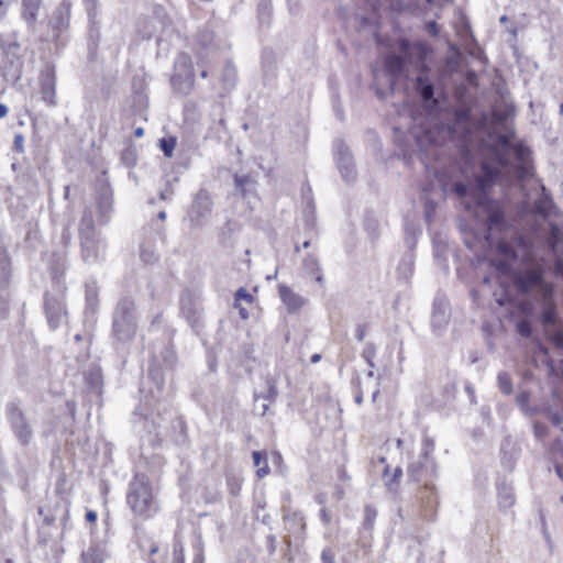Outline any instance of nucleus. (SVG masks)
Segmentation results:
<instances>
[{"label":"nucleus","mask_w":563,"mask_h":563,"mask_svg":"<svg viewBox=\"0 0 563 563\" xmlns=\"http://www.w3.org/2000/svg\"><path fill=\"white\" fill-rule=\"evenodd\" d=\"M405 59L396 54L388 55L385 59V70L389 76L390 88L394 89L396 79L404 73Z\"/></svg>","instance_id":"24"},{"label":"nucleus","mask_w":563,"mask_h":563,"mask_svg":"<svg viewBox=\"0 0 563 563\" xmlns=\"http://www.w3.org/2000/svg\"><path fill=\"white\" fill-rule=\"evenodd\" d=\"M277 543V539L274 534H268L266 537V545H267V551L269 554H274L276 552V545Z\"/></svg>","instance_id":"57"},{"label":"nucleus","mask_w":563,"mask_h":563,"mask_svg":"<svg viewBox=\"0 0 563 563\" xmlns=\"http://www.w3.org/2000/svg\"><path fill=\"white\" fill-rule=\"evenodd\" d=\"M139 311L135 299L124 295L117 301L112 312V339L115 345L130 343L137 331Z\"/></svg>","instance_id":"3"},{"label":"nucleus","mask_w":563,"mask_h":563,"mask_svg":"<svg viewBox=\"0 0 563 563\" xmlns=\"http://www.w3.org/2000/svg\"><path fill=\"white\" fill-rule=\"evenodd\" d=\"M453 190L459 197H465L468 194V186L463 183H456L453 186Z\"/></svg>","instance_id":"56"},{"label":"nucleus","mask_w":563,"mask_h":563,"mask_svg":"<svg viewBox=\"0 0 563 563\" xmlns=\"http://www.w3.org/2000/svg\"><path fill=\"white\" fill-rule=\"evenodd\" d=\"M121 162L125 166H133L136 162V150L133 146L125 147L121 153Z\"/></svg>","instance_id":"45"},{"label":"nucleus","mask_w":563,"mask_h":563,"mask_svg":"<svg viewBox=\"0 0 563 563\" xmlns=\"http://www.w3.org/2000/svg\"><path fill=\"white\" fill-rule=\"evenodd\" d=\"M253 299V296L243 287L239 288L234 295V302H239L240 300L252 302Z\"/></svg>","instance_id":"50"},{"label":"nucleus","mask_w":563,"mask_h":563,"mask_svg":"<svg viewBox=\"0 0 563 563\" xmlns=\"http://www.w3.org/2000/svg\"><path fill=\"white\" fill-rule=\"evenodd\" d=\"M408 474L413 481L423 482V486L417 493L420 516L424 520L433 521L439 506L438 492L433 483L437 477H430L428 473L419 472L416 464L409 465Z\"/></svg>","instance_id":"7"},{"label":"nucleus","mask_w":563,"mask_h":563,"mask_svg":"<svg viewBox=\"0 0 563 563\" xmlns=\"http://www.w3.org/2000/svg\"><path fill=\"white\" fill-rule=\"evenodd\" d=\"M212 199L209 192L200 189L188 210L186 220L189 221L191 229L201 228L209 218L212 210Z\"/></svg>","instance_id":"12"},{"label":"nucleus","mask_w":563,"mask_h":563,"mask_svg":"<svg viewBox=\"0 0 563 563\" xmlns=\"http://www.w3.org/2000/svg\"><path fill=\"white\" fill-rule=\"evenodd\" d=\"M479 205L482 206L483 212L485 213L486 217V224L489 232L487 239L489 240L490 234L494 231L504 232L507 229L508 224L505 218V212L501 209L499 202L483 197L479 200Z\"/></svg>","instance_id":"13"},{"label":"nucleus","mask_w":563,"mask_h":563,"mask_svg":"<svg viewBox=\"0 0 563 563\" xmlns=\"http://www.w3.org/2000/svg\"><path fill=\"white\" fill-rule=\"evenodd\" d=\"M5 418L18 442L22 446H27L33 439L34 431L19 401L7 402Z\"/></svg>","instance_id":"9"},{"label":"nucleus","mask_w":563,"mask_h":563,"mask_svg":"<svg viewBox=\"0 0 563 563\" xmlns=\"http://www.w3.org/2000/svg\"><path fill=\"white\" fill-rule=\"evenodd\" d=\"M140 256L144 264L151 265L158 261V255L152 245L142 243L140 246Z\"/></svg>","instance_id":"40"},{"label":"nucleus","mask_w":563,"mask_h":563,"mask_svg":"<svg viewBox=\"0 0 563 563\" xmlns=\"http://www.w3.org/2000/svg\"><path fill=\"white\" fill-rule=\"evenodd\" d=\"M541 322L544 327H554L558 322V312L555 303L552 300V294L544 295V307L541 313Z\"/></svg>","instance_id":"28"},{"label":"nucleus","mask_w":563,"mask_h":563,"mask_svg":"<svg viewBox=\"0 0 563 563\" xmlns=\"http://www.w3.org/2000/svg\"><path fill=\"white\" fill-rule=\"evenodd\" d=\"M553 207V201L550 194L543 185H540V195L534 202V212L540 216H548Z\"/></svg>","instance_id":"30"},{"label":"nucleus","mask_w":563,"mask_h":563,"mask_svg":"<svg viewBox=\"0 0 563 563\" xmlns=\"http://www.w3.org/2000/svg\"><path fill=\"white\" fill-rule=\"evenodd\" d=\"M377 518V510L372 505H366L364 508V519L362 527L366 531H371L374 527L375 520Z\"/></svg>","instance_id":"41"},{"label":"nucleus","mask_w":563,"mask_h":563,"mask_svg":"<svg viewBox=\"0 0 563 563\" xmlns=\"http://www.w3.org/2000/svg\"><path fill=\"white\" fill-rule=\"evenodd\" d=\"M173 196H174V187L168 181V183H166L165 188L159 191V199L165 200V201H170L173 199Z\"/></svg>","instance_id":"53"},{"label":"nucleus","mask_w":563,"mask_h":563,"mask_svg":"<svg viewBox=\"0 0 563 563\" xmlns=\"http://www.w3.org/2000/svg\"><path fill=\"white\" fill-rule=\"evenodd\" d=\"M86 384L93 390H99L101 386V373L99 369H89L85 374Z\"/></svg>","instance_id":"42"},{"label":"nucleus","mask_w":563,"mask_h":563,"mask_svg":"<svg viewBox=\"0 0 563 563\" xmlns=\"http://www.w3.org/2000/svg\"><path fill=\"white\" fill-rule=\"evenodd\" d=\"M322 563H335V551L331 547H327L321 552Z\"/></svg>","instance_id":"49"},{"label":"nucleus","mask_w":563,"mask_h":563,"mask_svg":"<svg viewBox=\"0 0 563 563\" xmlns=\"http://www.w3.org/2000/svg\"><path fill=\"white\" fill-rule=\"evenodd\" d=\"M3 58L0 63V75L7 82L15 84L22 75L23 60L20 54V43L15 35L0 36Z\"/></svg>","instance_id":"8"},{"label":"nucleus","mask_w":563,"mask_h":563,"mask_svg":"<svg viewBox=\"0 0 563 563\" xmlns=\"http://www.w3.org/2000/svg\"><path fill=\"white\" fill-rule=\"evenodd\" d=\"M303 268L316 279L317 283H323V275L319 265V261L316 256L308 255L303 260Z\"/></svg>","instance_id":"33"},{"label":"nucleus","mask_w":563,"mask_h":563,"mask_svg":"<svg viewBox=\"0 0 563 563\" xmlns=\"http://www.w3.org/2000/svg\"><path fill=\"white\" fill-rule=\"evenodd\" d=\"M70 9L71 3L68 0H63L52 12L48 20V27L55 40H58L62 34L68 30L70 24Z\"/></svg>","instance_id":"17"},{"label":"nucleus","mask_w":563,"mask_h":563,"mask_svg":"<svg viewBox=\"0 0 563 563\" xmlns=\"http://www.w3.org/2000/svg\"><path fill=\"white\" fill-rule=\"evenodd\" d=\"M145 434L142 437L143 445L147 444L153 449L162 448L164 442L170 441L175 445H184L188 441L187 426L181 417H175L169 427L168 433L164 432L159 422L152 419L145 420Z\"/></svg>","instance_id":"5"},{"label":"nucleus","mask_w":563,"mask_h":563,"mask_svg":"<svg viewBox=\"0 0 563 563\" xmlns=\"http://www.w3.org/2000/svg\"><path fill=\"white\" fill-rule=\"evenodd\" d=\"M258 14L260 19L263 20L264 15L267 16L271 14V1L269 0H261L258 4Z\"/></svg>","instance_id":"55"},{"label":"nucleus","mask_w":563,"mask_h":563,"mask_svg":"<svg viewBox=\"0 0 563 563\" xmlns=\"http://www.w3.org/2000/svg\"><path fill=\"white\" fill-rule=\"evenodd\" d=\"M402 476V470L400 467H396L394 470L393 476L389 479L385 481V485L389 490H395L400 477Z\"/></svg>","instance_id":"47"},{"label":"nucleus","mask_w":563,"mask_h":563,"mask_svg":"<svg viewBox=\"0 0 563 563\" xmlns=\"http://www.w3.org/2000/svg\"><path fill=\"white\" fill-rule=\"evenodd\" d=\"M320 518H321V520L323 521V523H324V525H329V523H330V521H331V516H330V514L327 511V509H325V508H322V509L320 510Z\"/></svg>","instance_id":"62"},{"label":"nucleus","mask_w":563,"mask_h":563,"mask_svg":"<svg viewBox=\"0 0 563 563\" xmlns=\"http://www.w3.org/2000/svg\"><path fill=\"white\" fill-rule=\"evenodd\" d=\"M236 71L230 62H227L221 71V82L224 90H230L235 84Z\"/></svg>","instance_id":"36"},{"label":"nucleus","mask_w":563,"mask_h":563,"mask_svg":"<svg viewBox=\"0 0 563 563\" xmlns=\"http://www.w3.org/2000/svg\"><path fill=\"white\" fill-rule=\"evenodd\" d=\"M550 340L559 349H563V329H556L550 334Z\"/></svg>","instance_id":"51"},{"label":"nucleus","mask_w":563,"mask_h":563,"mask_svg":"<svg viewBox=\"0 0 563 563\" xmlns=\"http://www.w3.org/2000/svg\"><path fill=\"white\" fill-rule=\"evenodd\" d=\"M43 0H22L21 19L25 22L29 32L34 33Z\"/></svg>","instance_id":"20"},{"label":"nucleus","mask_w":563,"mask_h":563,"mask_svg":"<svg viewBox=\"0 0 563 563\" xmlns=\"http://www.w3.org/2000/svg\"><path fill=\"white\" fill-rule=\"evenodd\" d=\"M97 190V223L99 225L108 224L110 216L113 211V191L107 177V172L103 170L96 181Z\"/></svg>","instance_id":"11"},{"label":"nucleus","mask_w":563,"mask_h":563,"mask_svg":"<svg viewBox=\"0 0 563 563\" xmlns=\"http://www.w3.org/2000/svg\"><path fill=\"white\" fill-rule=\"evenodd\" d=\"M498 503L503 508H509L515 503V495L512 487L506 483H500L497 486Z\"/></svg>","instance_id":"32"},{"label":"nucleus","mask_w":563,"mask_h":563,"mask_svg":"<svg viewBox=\"0 0 563 563\" xmlns=\"http://www.w3.org/2000/svg\"><path fill=\"white\" fill-rule=\"evenodd\" d=\"M551 242L552 246L555 247L561 242V231L558 227H552L551 229Z\"/></svg>","instance_id":"58"},{"label":"nucleus","mask_w":563,"mask_h":563,"mask_svg":"<svg viewBox=\"0 0 563 563\" xmlns=\"http://www.w3.org/2000/svg\"><path fill=\"white\" fill-rule=\"evenodd\" d=\"M278 291L279 297L289 313L298 312L306 303V299L303 297L296 294L286 285H280Z\"/></svg>","instance_id":"22"},{"label":"nucleus","mask_w":563,"mask_h":563,"mask_svg":"<svg viewBox=\"0 0 563 563\" xmlns=\"http://www.w3.org/2000/svg\"><path fill=\"white\" fill-rule=\"evenodd\" d=\"M549 419L551 423L555 427H559L563 423V416H561L559 412H552Z\"/></svg>","instance_id":"60"},{"label":"nucleus","mask_w":563,"mask_h":563,"mask_svg":"<svg viewBox=\"0 0 563 563\" xmlns=\"http://www.w3.org/2000/svg\"><path fill=\"white\" fill-rule=\"evenodd\" d=\"M364 228L367 232L368 238L372 241H376L379 236V223L375 216L367 212L364 218Z\"/></svg>","instance_id":"37"},{"label":"nucleus","mask_w":563,"mask_h":563,"mask_svg":"<svg viewBox=\"0 0 563 563\" xmlns=\"http://www.w3.org/2000/svg\"><path fill=\"white\" fill-rule=\"evenodd\" d=\"M555 273L563 277V260H558L554 264Z\"/></svg>","instance_id":"64"},{"label":"nucleus","mask_w":563,"mask_h":563,"mask_svg":"<svg viewBox=\"0 0 563 563\" xmlns=\"http://www.w3.org/2000/svg\"><path fill=\"white\" fill-rule=\"evenodd\" d=\"M434 448V440L424 435L422 439V449L419 455V461L415 463L419 472L428 473L430 477H438V466L432 457Z\"/></svg>","instance_id":"18"},{"label":"nucleus","mask_w":563,"mask_h":563,"mask_svg":"<svg viewBox=\"0 0 563 563\" xmlns=\"http://www.w3.org/2000/svg\"><path fill=\"white\" fill-rule=\"evenodd\" d=\"M286 530L296 537H301L306 530L305 517L300 511L288 512L284 516Z\"/></svg>","instance_id":"27"},{"label":"nucleus","mask_w":563,"mask_h":563,"mask_svg":"<svg viewBox=\"0 0 563 563\" xmlns=\"http://www.w3.org/2000/svg\"><path fill=\"white\" fill-rule=\"evenodd\" d=\"M234 183H235L236 189L240 190L242 196H245L249 191L253 190L255 188V184H256L255 180L249 175H243V176L235 175Z\"/></svg>","instance_id":"39"},{"label":"nucleus","mask_w":563,"mask_h":563,"mask_svg":"<svg viewBox=\"0 0 563 563\" xmlns=\"http://www.w3.org/2000/svg\"><path fill=\"white\" fill-rule=\"evenodd\" d=\"M175 146H176V139L173 136L163 137L159 140V148L166 157L173 156Z\"/></svg>","instance_id":"43"},{"label":"nucleus","mask_w":563,"mask_h":563,"mask_svg":"<svg viewBox=\"0 0 563 563\" xmlns=\"http://www.w3.org/2000/svg\"><path fill=\"white\" fill-rule=\"evenodd\" d=\"M497 378H498V386H499L500 390L506 395L511 394L512 384H511L510 376L507 373L501 372L498 374Z\"/></svg>","instance_id":"46"},{"label":"nucleus","mask_w":563,"mask_h":563,"mask_svg":"<svg viewBox=\"0 0 563 563\" xmlns=\"http://www.w3.org/2000/svg\"><path fill=\"white\" fill-rule=\"evenodd\" d=\"M173 563H185L184 548L181 544L174 545Z\"/></svg>","instance_id":"52"},{"label":"nucleus","mask_w":563,"mask_h":563,"mask_svg":"<svg viewBox=\"0 0 563 563\" xmlns=\"http://www.w3.org/2000/svg\"><path fill=\"white\" fill-rule=\"evenodd\" d=\"M176 363L177 356L172 345H164L158 354H153L148 366V377L155 384L157 394L164 389L165 371H173Z\"/></svg>","instance_id":"10"},{"label":"nucleus","mask_w":563,"mask_h":563,"mask_svg":"<svg viewBox=\"0 0 563 563\" xmlns=\"http://www.w3.org/2000/svg\"><path fill=\"white\" fill-rule=\"evenodd\" d=\"M416 90L426 107L435 109L439 106V101L434 98V85L427 76L417 77Z\"/></svg>","instance_id":"21"},{"label":"nucleus","mask_w":563,"mask_h":563,"mask_svg":"<svg viewBox=\"0 0 563 563\" xmlns=\"http://www.w3.org/2000/svg\"><path fill=\"white\" fill-rule=\"evenodd\" d=\"M44 311L51 329H57L67 317L66 305L63 296H44Z\"/></svg>","instance_id":"16"},{"label":"nucleus","mask_w":563,"mask_h":563,"mask_svg":"<svg viewBox=\"0 0 563 563\" xmlns=\"http://www.w3.org/2000/svg\"><path fill=\"white\" fill-rule=\"evenodd\" d=\"M413 264H415L413 254L412 253L405 254L401 257V260L397 266L398 277L404 280H408L413 273Z\"/></svg>","instance_id":"31"},{"label":"nucleus","mask_w":563,"mask_h":563,"mask_svg":"<svg viewBox=\"0 0 563 563\" xmlns=\"http://www.w3.org/2000/svg\"><path fill=\"white\" fill-rule=\"evenodd\" d=\"M55 74L53 69H47L41 77V93L42 99L51 107L56 104L55 91Z\"/></svg>","instance_id":"23"},{"label":"nucleus","mask_w":563,"mask_h":563,"mask_svg":"<svg viewBox=\"0 0 563 563\" xmlns=\"http://www.w3.org/2000/svg\"><path fill=\"white\" fill-rule=\"evenodd\" d=\"M11 278V257L5 246H0V286L7 287Z\"/></svg>","instance_id":"29"},{"label":"nucleus","mask_w":563,"mask_h":563,"mask_svg":"<svg viewBox=\"0 0 563 563\" xmlns=\"http://www.w3.org/2000/svg\"><path fill=\"white\" fill-rule=\"evenodd\" d=\"M13 150L18 153H24L25 152V147H24V136L23 134L21 133H16L14 135V140H13Z\"/></svg>","instance_id":"54"},{"label":"nucleus","mask_w":563,"mask_h":563,"mask_svg":"<svg viewBox=\"0 0 563 563\" xmlns=\"http://www.w3.org/2000/svg\"><path fill=\"white\" fill-rule=\"evenodd\" d=\"M376 356V347L373 343H366L364 350L362 352V357L365 360L366 364L369 368H374V358Z\"/></svg>","instance_id":"44"},{"label":"nucleus","mask_w":563,"mask_h":563,"mask_svg":"<svg viewBox=\"0 0 563 563\" xmlns=\"http://www.w3.org/2000/svg\"><path fill=\"white\" fill-rule=\"evenodd\" d=\"M517 331L523 338H529L532 334V327L528 320H521L517 323Z\"/></svg>","instance_id":"48"},{"label":"nucleus","mask_w":563,"mask_h":563,"mask_svg":"<svg viewBox=\"0 0 563 563\" xmlns=\"http://www.w3.org/2000/svg\"><path fill=\"white\" fill-rule=\"evenodd\" d=\"M81 558L82 563H102V549L97 544H92L82 552Z\"/></svg>","instance_id":"38"},{"label":"nucleus","mask_w":563,"mask_h":563,"mask_svg":"<svg viewBox=\"0 0 563 563\" xmlns=\"http://www.w3.org/2000/svg\"><path fill=\"white\" fill-rule=\"evenodd\" d=\"M180 311L188 323L198 329L202 323V313L200 305L189 295L181 297Z\"/></svg>","instance_id":"19"},{"label":"nucleus","mask_w":563,"mask_h":563,"mask_svg":"<svg viewBox=\"0 0 563 563\" xmlns=\"http://www.w3.org/2000/svg\"><path fill=\"white\" fill-rule=\"evenodd\" d=\"M450 139L460 140L462 146H472L476 139L486 135L487 146L496 161V166L483 163L481 175L477 177V186L482 192L489 189L503 175L515 180H525L533 176L531 152L522 143L514 144L511 134L499 133L487 128V118L475 122L470 107L463 106L453 111L448 124Z\"/></svg>","instance_id":"1"},{"label":"nucleus","mask_w":563,"mask_h":563,"mask_svg":"<svg viewBox=\"0 0 563 563\" xmlns=\"http://www.w3.org/2000/svg\"><path fill=\"white\" fill-rule=\"evenodd\" d=\"M170 85L176 93L187 96L195 86V75L174 73L170 77Z\"/></svg>","instance_id":"26"},{"label":"nucleus","mask_w":563,"mask_h":563,"mask_svg":"<svg viewBox=\"0 0 563 563\" xmlns=\"http://www.w3.org/2000/svg\"><path fill=\"white\" fill-rule=\"evenodd\" d=\"M366 335V329H365V325H357V329H356V332H355V338L357 339V341L362 342L364 340Z\"/></svg>","instance_id":"61"},{"label":"nucleus","mask_w":563,"mask_h":563,"mask_svg":"<svg viewBox=\"0 0 563 563\" xmlns=\"http://www.w3.org/2000/svg\"><path fill=\"white\" fill-rule=\"evenodd\" d=\"M174 73L195 75L191 57L187 53H180L174 63Z\"/></svg>","instance_id":"34"},{"label":"nucleus","mask_w":563,"mask_h":563,"mask_svg":"<svg viewBox=\"0 0 563 563\" xmlns=\"http://www.w3.org/2000/svg\"><path fill=\"white\" fill-rule=\"evenodd\" d=\"M126 501L131 510L144 519L152 517L158 510L148 478L144 474H135L130 482Z\"/></svg>","instance_id":"6"},{"label":"nucleus","mask_w":563,"mask_h":563,"mask_svg":"<svg viewBox=\"0 0 563 563\" xmlns=\"http://www.w3.org/2000/svg\"><path fill=\"white\" fill-rule=\"evenodd\" d=\"M278 396L276 380L269 376L265 379V387L263 390L254 391V405L253 410L261 417H265L269 413V408L275 404Z\"/></svg>","instance_id":"14"},{"label":"nucleus","mask_w":563,"mask_h":563,"mask_svg":"<svg viewBox=\"0 0 563 563\" xmlns=\"http://www.w3.org/2000/svg\"><path fill=\"white\" fill-rule=\"evenodd\" d=\"M547 432H548V429L544 424H541V423L534 424V433L539 439H542L543 437H545Z\"/></svg>","instance_id":"59"},{"label":"nucleus","mask_w":563,"mask_h":563,"mask_svg":"<svg viewBox=\"0 0 563 563\" xmlns=\"http://www.w3.org/2000/svg\"><path fill=\"white\" fill-rule=\"evenodd\" d=\"M232 230H233V229H232V227H231V222H230V221H228V222L225 223V225L222 228V231H221V238H222V240H223V241H224V239H225V235H230V234H231Z\"/></svg>","instance_id":"63"},{"label":"nucleus","mask_w":563,"mask_h":563,"mask_svg":"<svg viewBox=\"0 0 563 563\" xmlns=\"http://www.w3.org/2000/svg\"><path fill=\"white\" fill-rule=\"evenodd\" d=\"M81 258L86 264H97L106 249L100 231L96 228L93 211L86 208L78 227Z\"/></svg>","instance_id":"4"},{"label":"nucleus","mask_w":563,"mask_h":563,"mask_svg":"<svg viewBox=\"0 0 563 563\" xmlns=\"http://www.w3.org/2000/svg\"><path fill=\"white\" fill-rule=\"evenodd\" d=\"M252 457H253L254 465L258 467L256 471V475L260 478H263L266 475H268L271 470L267 464L266 453L261 452V451H253Z\"/></svg>","instance_id":"35"},{"label":"nucleus","mask_w":563,"mask_h":563,"mask_svg":"<svg viewBox=\"0 0 563 563\" xmlns=\"http://www.w3.org/2000/svg\"><path fill=\"white\" fill-rule=\"evenodd\" d=\"M449 322V316L446 312V307L443 301L434 300L432 314H431V325L438 334L442 332Z\"/></svg>","instance_id":"25"},{"label":"nucleus","mask_w":563,"mask_h":563,"mask_svg":"<svg viewBox=\"0 0 563 563\" xmlns=\"http://www.w3.org/2000/svg\"><path fill=\"white\" fill-rule=\"evenodd\" d=\"M334 148V157L336 161V165L339 172L341 173L342 178L346 183H352L356 179V172L353 162L352 154L350 150L345 146L343 141L335 140L333 143Z\"/></svg>","instance_id":"15"},{"label":"nucleus","mask_w":563,"mask_h":563,"mask_svg":"<svg viewBox=\"0 0 563 563\" xmlns=\"http://www.w3.org/2000/svg\"><path fill=\"white\" fill-rule=\"evenodd\" d=\"M532 245L520 234H515L510 241L501 238L496 243V252L501 257L494 261L496 269L503 274L510 272V263L520 260L526 265L525 271L514 274V284L521 294H528L533 288H540L544 295L553 294L552 287L544 280L545 265L532 254Z\"/></svg>","instance_id":"2"}]
</instances>
